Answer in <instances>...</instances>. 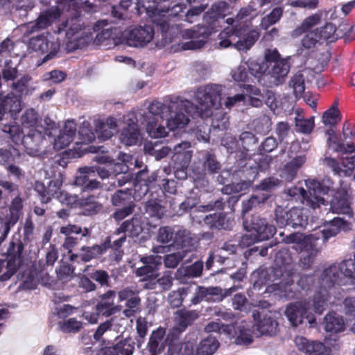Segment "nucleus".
Segmentation results:
<instances>
[{
    "mask_svg": "<svg viewBox=\"0 0 355 355\" xmlns=\"http://www.w3.org/2000/svg\"><path fill=\"white\" fill-rule=\"evenodd\" d=\"M221 89L218 85L199 87L195 92L196 105L179 97L170 96L162 101H154L148 105V112L141 114V125L151 138L165 137L168 133L166 127L173 130L183 128L189 122L184 112L200 114L202 116L211 114V109L220 105L218 94Z\"/></svg>",
    "mask_w": 355,
    "mask_h": 355,
    "instance_id": "nucleus-1",
    "label": "nucleus"
},
{
    "mask_svg": "<svg viewBox=\"0 0 355 355\" xmlns=\"http://www.w3.org/2000/svg\"><path fill=\"white\" fill-rule=\"evenodd\" d=\"M230 6L225 1H220L214 3L204 15L203 19L207 25V31L202 27L199 31L187 29L183 31L182 36L186 38L192 39L183 44L184 49H199L205 44V38L211 31H216L217 28L220 26L221 21L229 12Z\"/></svg>",
    "mask_w": 355,
    "mask_h": 355,
    "instance_id": "nucleus-2",
    "label": "nucleus"
},
{
    "mask_svg": "<svg viewBox=\"0 0 355 355\" xmlns=\"http://www.w3.org/2000/svg\"><path fill=\"white\" fill-rule=\"evenodd\" d=\"M343 279L340 268L337 263H333L323 269L318 277V290L313 297V307L315 312L322 313L327 307V302L343 285Z\"/></svg>",
    "mask_w": 355,
    "mask_h": 355,
    "instance_id": "nucleus-3",
    "label": "nucleus"
},
{
    "mask_svg": "<svg viewBox=\"0 0 355 355\" xmlns=\"http://www.w3.org/2000/svg\"><path fill=\"white\" fill-rule=\"evenodd\" d=\"M307 191L302 187H294L288 190V194L294 198H302V202L313 209L325 205V200L322 196L328 193L333 188V182L329 179H324L322 182L315 180L306 181Z\"/></svg>",
    "mask_w": 355,
    "mask_h": 355,
    "instance_id": "nucleus-4",
    "label": "nucleus"
},
{
    "mask_svg": "<svg viewBox=\"0 0 355 355\" xmlns=\"http://www.w3.org/2000/svg\"><path fill=\"white\" fill-rule=\"evenodd\" d=\"M66 32L67 51H72L84 47L90 40V35L83 28V23L79 17H73L62 21L58 32Z\"/></svg>",
    "mask_w": 355,
    "mask_h": 355,
    "instance_id": "nucleus-5",
    "label": "nucleus"
},
{
    "mask_svg": "<svg viewBox=\"0 0 355 355\" xmlns=\"http://www.w3.org/2000/svg\"><path fill=\"white\" fill-rule=\"evenodd\" d=\"M259 33L252 31L241 37L240 28H226L218 35V46L221 48L234 46L239 51L247 52L255 43Z\"/></svg>",
    "mask_w": 355,
    "mask_h": 355,
    "instance_id": "nucleus-6",
    "label": "nucleus"
},
{
    "mask_svg": "<svg viewBox=\"0 0 355 355\" xmlns=\"http://www.w3.org/2000/svg\"><path fill=\"white\" fill-rule=\"evenodd\" d=\"M155 35L152 26H139L127 30L123 35V42L131 47H144L150 43Z\"/></svg>",
    "mask_w": 355,
    "mask_h": 355,
    "instance_id": "nucleus-7",
    "label": "nucleus"
},
{
    "mask_svg": "<svg viewBox=\"0 0 355 355\" xmlns=\"http://www.w3.org/2000/svg\"><path fill=\"white\" fill-rule=\"evenodd\" d=\"M304 209L293 207L288 211L277 208L275 211V220L279 227L291 226L292 227H302L307 220Z\"/></svg>",
    "mask_w": 355,
    "mask_h": 355,
    "instance_id": "nucleus-8",
    "label": "nucleus"
},
{
    "mask_svg": "<svg viewBox=\"0 0 355 355\" xmlns=\"http://www.w3.org/2000/svg\"><path fill=\"white\" fill-rule=\"evenodd\" d=\"M143 266L137 268L135 274L137 277H141L140 282L143 283V288H146L149 282L153 281L158 273L159 268L162 265V257L160 256H144L140 258Z\"/></svg>",
    "mask_w": 355,
    "mask_h": 355,
    "instance_id": "nucleus-9",
    "label": "nucleus"
},
{
    "mask_svg": "<svg viewBox=\"0 0 355 355\" xmlns=\"http://www.w3.org/2000/svg\"><path fill=\"white\" fill-rule=\"evenodd\" d=\"M275 266L278 268L275 270V275L279 276V275L282 277L284 276V274L282 273V268H287L286 277L285 279L281 281L277 286L279 289L284 290L285 292H287V286L293 284V281L291 278V273L292 268V264L293 263V259L291 256L290 251L286 248H282L276 254L275 258Z\"/></svg>",
    "mask_w": 355,
    "mask_h": 355,
    "instance_id": "nucleus-10",
    "label": "nucleus"
},
{
    "mask_svg": "<svg viewBox=\"0 0 355 355\" xmlns=\"http://www.w3.org/2000/svg\"><path fill=\"white\" fill-rule=\"evenodd\" d=\"M60 233L66 236L62 246L71 253V249L76 246L85 238L90 237L92 228L84 227L72 224L61 227Z\"/></svg>",
    "mask_w": 355,
    "mask_h": 355,
    "instance_id": "nucleus-11",
    "label": "nucleus"
},
{
    "mask_svg": "<svg viewBox=\"0 0 355 355\" xmlns=\"http://www.w3.org/2000/svg\"><path fill=\"white\" fill-rule=\"evenodd\" d=\"M48 45H51V53L50 55H45L42 58V63L55 57L60 46L59 39L40 35L31 38L28 43L29 49L42 54L46 53Z\"/></svg>",
    "mask_w": 355,
    "mask_h": 355,
    "instance_id": "nucleus-12",
    "label": "nucleus"
},
{
    "mask_svg": "<svg viewBox=\"0 0 355 355\" xmlns=\"http://www.w3.org/2000/svg\"><path fill=\"white\" fill-rule=\"evenodd\" d=\"M59 16L60 13L56 9L42 12L35 21L24 24L21 29L24 35L28 36L48 28Z\"/></svg>",
    "mask_w": 355,
    "mask_h": 355,
    "instance_id": "nucleus-13",
    "label": "nucleus"
},
{
    "mask_svg": "<svg viewBox=\"0 0 355 355\" xmlns=\"http://www.w3.org/2000/svg\"><path fill=\"white\" fill-rule=\"evenodd\" d=\"M349 189L347 184L340 182V188L338 189L331 202L332 212L338 214H352L351 196Z\"/></svg>",
    "mask_w": 355,
    "mask_h": 355,
    "instance_id": "nucleus-14",
    "label": "nucleus"
},
{
    "mask_svg": "<svg viewBox=\"0 0 355 355\" xmlns=\"http://www.w3.org/2000/svg\"><path fill=\"white\" fill-rule=\"evenodd\" d=\"M135 113H129L125 118V125L120 134V141L125 146H132L137 143L141 134Z\"/></svg>",
    "mask_w": 355,
    "mask_h": 355,
    "instance_id": "nucleus-15",
    "label": "nucleus"
},
{
    "mask_svg": "<svg viewBox=\"0 0 355 355\" xmlns=\"http://www.w3.org/2000/svg\"><path fill=\"white\" fill-rule=\"evenodd\" d=\"M309 309L310 304L306 300L297 301L287 306L284 313L291 324L297 327L307 317Z\"/></svg>",
    "mask_w": 355,
    "mask_h": 355,
    "instance_id": "nucleus-16",
    "label": "nucleus"
},
{
    "mask_svg": "<svg viewBox=\"0 0 355 355\" xmlns=\"http://www.w3.org/2000/svg\"><path fill=\"white\" fill-rule=\"evenodd\" d=\"M116 296V292L110 290L99 296L101 300L96 306V311L105 317H109L119 313L122 309L121 305L115 304L114 299Z\"/></svg>",
    "mask_w": 355,
    "mask_h": 355,
    "instance_id": "nucleus-17",
    "label": "nucleus"
},
{
    "mask_svg": "<svg viewBox=\"0 0 355 355\" xmlns=\"http://www.w3.org/2000/svg\"><path fill=\"white\" fill-rule=\"evenodd\" d=\"M288 60L289 58H281L277 62L268 64V71L266 76H270L272 78L271 83L273 85H279L284 83L291 69Z\"/></svg>",
    "mask_w": 355,
    "mask_h": 355,
    "instance_id": "nucleus-18",
    "label": "nucleus"
},
{
    "mask_svg": "<svg viewBox=\"0 0 355 355\" xmlns=\"http://www.w3.org/2000/svg\"><path fill=\"white\" fill-rule=\"evenodd\" d=\"M251 226L252 230L256 234L255 239L257 241L268 240L277 232L274 225L269 224L265 218L258 216H252Z\"/></svg>",
    "mask_w": 355,
    "mask_h": 355,
    "instance_id": "nucleus-19",
    "label": "nucleus"
},
{
    "mask_svg": "<svg viewBox=\"0 0 355 355\" xmlns=\"http://www.w3.org/2000/svg\"><path fill=\"white\" fill-rule=\"evenodd\" d=\"M207 85H218L222 87L221 92L218 94V99L220 101V105L216 107H213L211 109V114L207 116H202L200 114H190L192 116H199L202 118H207L211 116H213L211 121V127L214 130H227L229 127V117L227 114L223 113L222 111H219V108L221 106V96L224 94V90L225 87L222 85L218 84H208Z\"/></svg>",
    "mask_w": 355,
    "mask_h": 355,
    "instance_id": "nucleus-20",
    "label": "nucleus"
},
{
    "mask_svg": "<svg viewBox=\"0 0 355 355\" xmlns=\"http://www.w3.org/2000/svg\"><path fill=\"white\" fill-rule=\"evenodd\" d=\"M352 229L350 223L340 217L334 218L324 225L321 231L323 242H327L329 239L338 235L341 231L349 232Z\"/></svg>",
    "mask_w": 355,
    "mask_h": 355,
    "instance_id": "nucleus-21",
    "label": "nucleus"
},
{
    "mask_svg": "<svg viewBox=\"0 0 355 355\" xmlns=\"http://www.w3.org/2000/svg\"><path fill=\"white\" fill-rule=\"evenodd\" d=\"M295 343L299 350L304 352L306 355H329V350L319 342H309L303 336H297Z\"/></svg>",
    "mask_w": 355,
    "mask_h": 355,
    "instance_id": "nucleus-22",
    "label": "nucleus"
},
{
    "mask_svg": "<svg viewBox=\"0 0 355 355\" xmlns=\"http://www.w3.org/2000/svg\"><path fill=\"white\" fill-rule=\"evenodd\" d=\"M318 239V237L310 235L306 240V245H304V251L300 257V263L304 268H309L320 252L314 243Z\"/></svg>",
    "mask_w": 355,
    "mask_h": 355,
    "instance_id": "nucleus-23",
    "label": "nucleus"
},
{
    "mask_svg": "<svg viewBox=\"0 0 355 355\" xmlns=\"http://www.w3.org/2000/svg\"><path fill=\"white\" fill-rule=\"evenodd\" d=\"M43 135L40 131L31 129L26 135H24L21 143L26 148V153L31 156H37L40 154V146L43 141Z\"/></svg>",
    "mask_w": 355,
    "mask_h": 355,
    "instance_id": "nucleus-24",
    "label": "nucleus"
},
{
    "mask_svg": "<svg viewBox=\"0 0 355 355\" xmlns=\"http://www.w3.org/2000/svg\"><path fill=\"white\" fill-rule=\"evenodd\" d=\"M94 125L98 137L103 141L110 139L118 132L117 121L114 117H108L105 120H96Z\"/></svg>",
    "mask_w": 355,
    "mask_h": 355,
    "instance_id": "nucleus-25",
    "label": "nucleus"
},
{
    "mask_svg": "<svg viewBox=\"0 0 355 355\" xmlns=\"http://www.w3.org/2000/svg\"><path fill=\"white\" fill-rule=\"evenodd\" d=\"M199 315L196 311L186 309L178 310L175 313V324L173 330L178 334L183 332L187 327L190 326Z\"/></svg>",
    "mask_w": 355,
    "mask_h": 355,
    "instance_id": "nucleus-26",
    "label": "nucleus"
},
{
    "mask_svg": "<svg viewBox=\"0 0 355 355\" xmlns=\"http://www.w3.org/2000/svg\"><path fill=\"white\" fill-rule=\"evenodd\" d=\"M135 345V340L132 338H127L119 340L112 347L103 349L98 355H132Z\"/></svg>",
    "mask_w": 355,
    "mask_h": 355,
    "instance_id": "nucleus-27",
    "label": "nucleus"
},
{
    "mask_svg": "<svg viewBox=\"0 0 355 355\" xmlns=\"http://www.w3.org/2000/svg\"><path fill=\"white\" fill-rule=\"evenodd\" d=\"M142 232L143 227L140 220L137 218H132L131 220L124 221L119 227L116 228L112 235L109 237L108 241H110L111 238L121 234L130 237H137Z\"/></svg>",
    "mask_w": 355,
    "mask_h": 355,
    "instance_id": "nucleus-28",
    "label": "nucleus"
},
{
    "mask_svg": "<svg viewBox=\"0 0 355 355\" xmlns=\"http://www.w3.org/2000/svg\"><path fill=\"white\" fill-rule=\"evenodd\" d=\"M173 279L171 271H164L162 275L158 272L153 281L149 282L146 286V290H159L166 291L171 289L173 286Z\"/></svg>",
    "mask_w": 355,
    "mask_h": 355,
    "instance_id": "nucleus-29",
    "label": "nucleus"
},
{
    "mask_svg": "<svg viewBox=\"0 0 355 355\" xmlns=\"http://www.w3.org/2000/svg\"><path fill=\"white\" fill-rule=\"evenodd\" d=\"M164 336L165 330L162 328L153 332L148 343L150 355H159L164 352L166 347Z\"/></svg>",
    "mask_w": 355,
    "mask_h": 355,
    "instance_id": "nucleus-30",
    "label": "nucleus"
},
{
    "mask_svg": "<svg viewBox=\"0 0 355 355\" xmlns=\"http://www.w3.org/2000/svg\"><path fill=\"white\" fill-rule=\"evenodd\" d=\"M340 268L343 279V285L349 286L355 291V261L354 259H348L337 263Z\"/></svg>",
    "mask_w": 355,
    "mask_h": 355,
    "instance_id": "nucleus-31",
    "label": "nucleus"
},
{
    "mask_svg": "<svg viewBox=\"0 0 355 355\" xmlns=\"http://www.w3.org/2000/svg\"><path fill=\"white\" fill-rule=\"evenodd\" d=\"M144 153L156 160H161L171 153V148L157 141H147L144 146Z\"/></svg>",
    "mask_w": 355,
    "mask_h": 355,
    "instance_id": "nucleus-32",
    "label": "nucleus"
},
{
    "mask_svg": "<svg viewBox=\"0 0 355 355\" xmlns=\"http://www.w3.org/2000/svg\"><path fill=\"white\" fill-rule=\"evenodd\" d=\"M236 291V287L233 286L229 289H226L224 293L219 287H204L198 286L197 291L199 293V296L203 300H210L211 296H217L219 301H222L224 297L230 295L233 292Z\"/></svg>",
    "mask_w": 355,
    "mask_h": 355,
    "instance_id": "nucleus-33",
    "label": "nucleus"
},
{
    "mask_svg": "<svg viewBox=\"0 0 355 355\" xmlns=\"http://www.w3.org/2000/svg\"><path fill=\"white\" fill-rule=\"evenodd\" d=\"M77 207L82 209L83 213L85 216L96 214L103 209L102 204L96 200L94 196L80 198Z\"/></svg>",
    "mask_w": 355,
    "mask_h": 355,
    "instance_id": "nucleus-34",
    "label": "nucleus"
},
{
    "mask_svg": "<svg viewBox=\"0 0 355 355\" xmlns=\"http://www.w3.org/2000/svg\"><path fill=\"white\" fill-rule=\"evenodd\" d=\"M327 137L328 147L336 152H340L343 155L353 153L355 150V146L354 144H347L346 146L341 144L338 141L337 135L332 129H329L326 131Z\"/></svg>",
    "mask_w": 355,
    "mask_h": 355,
    "instance_id": "nucleus-35",
    "label": "nucleus"
},
{
    "mask_svg": "<svg viewBox=\"0 0 355 355\" xmlns=\"http://www.w3.org/2000/svg\"><path fill=\"white\" fill-rule=\"evenodd\" d=\"M256 330L259 336H272L278 331V323L270 315H266L256 324Z\"/></svg>",
    "mask_w": 355,
    "mask_h": 355,
    "instance_id": "nucleus-36",
    "label": "nucleus"
},
{
    "mask_svg": "<svg viewBox=\"0 0 355 355\" xmlns=\"http://www.w3.org/2000/svg\"><path fill=\"white\" fill-rule=\"evenodd\" d=\"M347 28L348 24L346 23H341L338 28H336L333 24L328 23L319 29L320 38L329 40L330 42H332L340 37L342 36L340 32H344L347 30Z\"/></svg>",
    "mask_w": 355,
    "mask_h": 355,
    "instance_id": "nucleus-37",
    "label": "nucleus"
},
{
    "mask_svg": "<svg viewBox=\"0 0 355 355\" xmlns=\"http://www.w3.org/2000/svg\"><path fill=\"white\" fill-rule=\"evenodd\" d=\"M25 243L20 239L19 234L12 237L7 250L8 259L10 261H19V266L21 263V253L24 250Z\"/></svg>",
    "mask_w": 355,
    "mask_h": 355,
    "instance_id": "nucleus-38",
    "label": "nucleus"
},
{
    "mask_svg": "<svg viewBox=\"0 0 355 355\" xmlns=\"http://www.w3.org/2000/svg\"><path fill=\"white\" fill-rule=\"evenodd\" d=\"M22 207L21 198L19 196H16L12 200L10 207V217L4 225V236L9 232L10 227L14 225L19 220Z\"/></svg>",
    "mask_w": 355,
    "mask_h": 355,
    "instance_id": "nucleus-39",
    "label": "nucleus"
},
{
    "mask_svg": "<svg viewBox=\"0 0 355 355\" xmlns=\"http://www.w3.org/2000/svg\"><path fill=\"white\" fill-rule=\"evenodd\" d=\"M204 223L211 229H227L230 227L231 221L227 218L226 216L223 213H214L213 214L207 215L204 219Z\"/></svg>",
    "mask_w": 355,
    "mask_h": 355,
    "instance_id": "nucleus-40",
    "label": "nucleus"
},
{
    "mask_svg": "<svg viewBox=\"0 0 355 355\" xmlns=\"http://www.w3.org/2000/svg\"><path fill=\"white\" fill-rule=\"evenodd\" d=\"M305 160L306 159L303 156H299L293 159L285 165L281 175L282 178L286 181H292L295 178L299 168L304 164Z\"/></svg>",
    "mask_w": 355,
    "mask_h": 355,
    "instance_id": "nucleus-41",
    "label": "nucleus"
},
{
    "mask_svg": "<svg viewBox=\"0 0 355 355\" xmlns=\"http://www.w3.org/2000/svg\"><path fill=\"white\" fill-rule=\"evenodd\" d=\"M107 248L106 243L94 245L93 246L83 245L80 250V257L84 262H88L102 254Z\"/></svg>",
    "mask_w": 355,
    "mask_h": 355,
    "instance_id": "nucleus-42",
    "label": "nucleus"
},
{
    "mask_svg": "<svg viewBox=\"0 0 355 355\" xmlns=\"http://www.w3.org/2000/svg\"><path fill=\"white\" fill-rule=\"evenodd\" d=\"M324 328L326 331L338 333L344 329V321L340 315L336 313H329L324 319Z\"/></svg>",
    "mask_w": 355,
    "mask_h": 355,
    "instance_id": "nucleus-43",
    "label": "nucleus"
},
{
    "mask_svg": "<svg viewBox=\"0 0 355 355\" xmlns=\"http://www.w3.org/2000/svg\"><path fill=\"white\" fill-rule=\"evenodd\" d=\"M250 325L246 322H242L236 324V331L235 336V343L240 345H248L252 343L253 340Z\"/></svg>",
    "mask_w": 355,
    "mask_h": 355,
    "instance_id": "nucleus-44",
    "label": "nucleus"
},
{
    "mask_svg": "<svg viewBox=\"0 0 355 355\" xmlns=\"http://www.w3.org/2000/svg\"><path fill=\"white\" fill-rule=\"evenodd\" d=\"M219 346L216 338L209 336L198 345L196 355H213Z\"/></svg>",
    "mask_w": 355,
    "mask_h": 355,
    "instance_id": "nucleus-45",
    "label": "nucleus"
},
{
    "mask_svg": "<svg viewBox=\"0 0 355 355\" xmlns=\"http://www.w3.org/2000/svg\"><path fill=\"white\" fill-rule=\"evenodd\" d=\"M256 15V10L252 6H247L241 8L235 17H230L225 20L228 25H231V28H240L241 21L248 17H252Z\"/></svg>",
    "mask_w": 355,
    "mask_h": 355,
    "instance_id": "nucleus-46",
    "label": "nucleus"
},
{
    "mask_svg": "<svg viewBox=\"0 0 355 355\" xmlns=\"http://www.w3.org/2000/svg\"><path fill=\"white\" fill-rule=\"evenodd\" d=\"M19 261L0 259V281L5 282L11 278L19 268Z\"/></svg>",
    "mask_w": 355,
    "mask_h": 355,
    "instance_id": "nucleus-47",
    "label": "nucleus"
},
{
    "mask_svg": "<svg viewBox=\"0 0 355 355\" xmlns=\"http://www.w3.org/2000/svg\"><path fill=\"white\" fill-rule=\"evenodd\" d=\"M168 355H194V346L193 343H171L168 347Z\"/></svg>",
    "mask_w": 355,
    "mask_h": 355,
    "instance_id": "nucleus-48",
    "label": "nucleus"
},
{
    "mask_svg": "<svg viewBox=\"0 0 355 355\" xmlns=\"http://www.w3.org/2000/svg\"><path fill=\"white\" fill-rule=\"evenodd\" d=\"M132 196V189L127 188L125 189H119L116 191L110 198L111 203L114 207H121L125 205Z\"/></svg>",
    "mask_w": 355,
    "mask_h": 355,
    "instance_id": "nucleus-49",
    "label": "nucleus"
},
{
    "mask_svg": "<svg viewBox=\"0 0 355 355\" xmlns=\"http://www.w3.org/2000/svg\"><path fill=\"white\" fill-rule=\"evenodd\" d=\"M1 99L4 104L5 110L8 109L10 112L15 114L19 113L21 111L22 107L21 101L13 92H10L6 96L1 94Z\"/></svg>",
    "mask_w": 355,
    "mask_h": 355,
    "instance_id": "nucleus-50",
    "label": "nucleus"
},
{
    "mask_svg": "<svg viewBox=\"0 0 355 355\" xmlns=\"http://www.w3.org/2000/svg\"><path fill=\"white\" fill-rule=\"evenodd\" d=\"M288 87L293 89L297 98L302 97L305 90L304 74L301 72L294 74L288 82Z\"/></svg>",
    "mask_w": 355,
    "mask_h": 355,
    "instance_id": "nucleus-51",
    "label": "nucleus"
},
{
    "mask_svg": "<svg viewBox=\"0 0 355 355\" xmlns=\"http://www.w3.org/2000/svg\"><path fill=\"white\" fill-rule=\"evenodd\" d=\"M145 210L150 216L157 218H161L165 213V208L156 198H150L145 202Z\"/></svg>",
    "mask_w": 355,
    "mask_h": 355,
    "instance_id": "nucleus-52",
    "label": "nucleus"
},
{
    "mask_svg": "<svg viewBox=\"0 0 355 355\" xmlns=\"http://www.w3.org/2000/svg\"><path fill=\"white\" fill-rule=\"evenodd\" d=\"M253 180V179L250 180V178H249L248 180H243L239 182H233L232 184H229L225 186L221 189V191L223 193L227 195H232L234 193H238L242 191H245L251 186L252 182Z\"/></svg>",
    "mask_w": 355,
    "mask_h": 355,
    "instance_id": "nucleus-53",
    "label": "nucleus"
},
{
    "mask_svg": "<svg viewBox=\"0 0 355 355\" xmlns=\"http://www.w3.org/2000/svg\"><path fill=\"white\" fill-rule=\"evenodd\" d=\"M184 5L182 4H176L172 6L171 8H164L162 6H158L155 8L154 10L155 15H159L163 17H166L168 18H173L179 16V15L183 12L185 9Z\"/></svg>",
    "mask_w": 355,
    "mask_h": 355,
    "instance_id": "nucleus-54",
    "label": "nucleus"
},
{
    "mask_svg": "<svg viewBox=\"0 0 355 355\" xmlns=\"http://www.w3.org/2000/svg\"><path fill=\"white\" fill-rule=\"evenodd\" d=\"M31 76L24 75L17 81L12 83L11 88L21 94L25 92L27 94L31 93L35 89V87L31 85Z\"/></svg>",
    "mask_w": 355,
    "mask_h": 355,
    "instance_id": "nucleus-55",
    "label": "nucleus"
},
{
    "mask_svg": "<svg viewBox=\"0 0 355 355\" xmlns=\"http://www.w3.org/2000/svg\"><path fill=\"white\" fill-rule=\"evenodd\" d=\"M283 15V10L280 7H276L267 15L261 19L260 26L266 30L272 24L277 23Z\"/></svg>",
    "mask_w": 355,
    "mask_h": 355,
    "instance_id": "nucleus-56",
    "label": "nucleus"
},
{
    "mask_svg": "<svg viewBox=\"0 0 355 355\" xmlns=\"http://www.w3.org/2000/svg\"><path fill=\"white\" fill-rule=\"evenodd\" d=\"M188 251L182 249L176 252L171 253L164 257V263L166 268H175L186 257Z\"/></svg>",
    "mask_w": 355,
    "mask_h": 355,
    "instance_id": "nucleus-57",
    "label": "nucleus"
},
{
    "mask_svg": "<svg viewBox=\"0 0 355 355\" xmlns=\"http://www.w3.org/2000/svg\"><path fill=\"white\" fill-rule=\"evenodd\" d=\"M188 288H180L173 291L168 294V302L173 308L180 306L185 297L187 295Z\"/></svg>",
    "mask_w": 355,
    "mask_h": 355,
    "instance_id": "nucleus-58",
    "label": "nucleus"
},
{
    "mask_svg": "<svg viewBox=\"0 0 355 355\" xmlns=\"http://www.w3.org/2000/svg\"><path fill=\"white\" fill-rule=\"evenodd\" d=\"M267 199L268 196L264 193H259L252 196L250 199L243 202L242 213H248L252 208L257 207L261 203H263Z\"/></svg>",
    "mask_w": 355,
    "mask_h": 355,
    "instance_id": "nucleus-59",
    "label": "nucleus"
},
{
    "mask_svg": "<svg viewBox=\"0 0 355 355\" xmlns=\"http://www.w3.org/2000/svg\"><path fill=\"white\" fill-rule=\"evenodd\" d=\"M295 122L296 131L303 134L311 133L314 127L313 118L305 119L304 117H301L299 115L298 116H295Z\"/></svg>",
    "mask_w": 355,
    "mask_h": 355,
    "instance_id": "nucleus-60",
    "label": "nucleus"
},
{
    "mask_svg": "<svg viewBox=\"0 0 355 355\" xmlns=\"http://www.w3.org/2000/svg\"><path fill=\"white\" fill-rule=\"evenodd\" d=\"M2 131L15 144L21 141L24 137L22 130L18 125H4Z\"/></svg>",
    "mask_w": 355,
    "mask_h": 355,
    "instance_id": "nucleus-61",
    "label": "nucleus"
},
{
    "mask_svg": "<svg viewBox=\"0 0 355 355\" xmlns=\"http://www.w3.org/2000/svg\"><path fill=\"white\" fill-rule=\"evenodd\" d=\"M248 67L250 73L255 77H260L262 75L266 76L268 64L264 62H259L254 60H250L248 62Z\"/></svg>",
    "mask_w": 355,
    "mask_h": 355,
    "instance_id": "nucleus-62",
    "label": "nucleus"
},
{
    "mask_svg": "<svg viewBox=\"0 0 355 355\" xmlns=\"http://www.w3.org/2000/svg\"><path fill=\"white\" fill-rule=\"evenodd\" d=\"M240 140L244 150H245V152H242L241 155L244 159H246L249 148L257 143V139L252 132H243L240 135Z\"/></svg>",
    "mask_w": 355,
    "mask_h": 355,
    "instance_id": "nucleus-63",
    "label": "nucleus"
},
{
    "mask_svg": "<svg viewBox=\"0 0 355 355\" xmlns=\"http://www.w3.org/2000/svg\"><path fill=\"white\" fill-rule=\"evenodd\" d=\"M192 157L191 150H186L182 154L173 155L174 168H187Z\"/></svg>",
    "mask_w": 355,
    "mask_h": 355,
    "instance_id": "nucleus-64",
    "label": "nucleus"
}]
</instances>
